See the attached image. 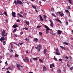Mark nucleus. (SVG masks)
Segmentation results:
<instances>
[{
	"mask_svg": "<svg viewBox=\"0 0 73 73\" xmlns=\"http://www.w3.org/2000/svg\"><path fill=\"white\" fill-rule=\"evenodd\" d=\"M60 47L62 49H64V50H66L65 48L64 47L61 46H60Z\"/></svg>",
	"mask_w": 73,
	"mask_h": 73,
	"instance_id": "19",
	"label": "nucleus"
},
{
	"mask_svg": "<svg viewBox=\"0 0 73 73\" xmlns=\"http://www.w3.org/2000/svg\"><path fill=\"white\" fill-rule=\"evenodd\" d=\"M52 16H53L54 17H56V16H55V15H54V14H53V13H52Z\"/></svg>",
	"mask_w": 73,
	"mask_h": 73,
	"instance_id": "35",
	"label": "nucleus"
},
{
	"mask_svg": "<svg viewBox=\"0 0 73 73\" xmlns=\"http://www.w3.org/2000/svg\"><path fill=\"white\" fill-rule=\"evenodd\" d=\"M60 16V17H62V16H64V13H61Z\"/></svg>",
	"mask_w": 73,
	"mask_h": 73,
	"instance_id": "18",
	"label": "nucleus"
},
{
	"mask_svg": "<svg viewBox=\"0 0 73 73\" xmlns=\"http://www.w3.org/2000/svg\"><path fill=\"white\" fill-rule=\"evenodd\" d=\"M18 15L19 16V17H23V16L19 13L18 14Z\"/></svg>",
	"mask_w": 73,
	"mask_h": 73,
	"instance_id": "17",
	"label": "nucleus"
},
{
	"mask_svg": "<svg viewBox=\"0 0 73 73\" xmlns=\"http://www.w3.org/2000/svg\"><path fill=\"white\" fill-rule=\"evenodd\" d=\"M62 33V31H61L60 30H58V35H60L61 34V33Z\"/></svg>",
	"mask_w": 73,
	"mask_h": 73,
	"instance_id": "10",
	"label": "nucleus"
},
{
	"mask_svg": "<svg viewBox=\"0 0 73 73\" xmlns=\"http://www.w3.org/2000/svg\"><path fill=\"white\" fill-rule=\"evenodd\" d=\"M19 26L15 24L13 25V27L14 28H16V27H18Z\"/></svg>",
	"mask_w": 73,
	"mask_h": 73,
	"instance_id": "8",
	"label": "nucleus"
},
{
	"mask_svg": "<svg viewBox=\"0 0 73 73\" xmlns=\"http://www.w3.org/2000/svg\"><path fill=\"white\" fill-rule=\"evenodd\" d=\"M34 41L35 42H37V41H38V39L37 38H35L34 39Z\"/></svg>",
	"mask_w": 73,
	"mask_h": 73,
	"instance_id": "24",
	"label": "nucleus"
},
{
	"mask_svg": "<svg viewBox=\"0 0 73 73\" xmlns=\"http://www.w3.org/2000/svg\"><path fill=\"white\" fill-rule=\"evenodd\" d=\"M20 13L21 14H23V11H21L20 12Z\"/></svg>",
	"mask_w": 73,
	"mask_h": 73,
	"instance_id": "59",
	"label": "nucleus"
},
{
	"mask_svg": "<svg viewBox=\"0 0 73 73\" xmlns=\"http://www.w3.org/2000/svg\"><path fill=\"white\" fill-rule=\"evenodd\" d=\"M50 34H51V35H55V33H50Z\"/></svg>",
	"mask_w": 73,
	"mask_h": 73,
	"instance_id": "29",
	"label": "nucleus"
},
{
	"mask_svg": "<svg viewBox=\"0 0 73 73\" xmlns=\"http://www.w3.org/2000/svg\"><path fill=\"white\" fill-rule=\"evenodd\" d=\"M14 3L16 5H17V4L18 5H22L23 4V2L19 0H17V2L16 1H15Z\"/></svg>",
	"mask_w": 73,
	"mask_h": 73,
	"instance_id": "1",
	"label": "nucleus"
},
{
	"mask_svg": "<svg viewBox=\"0 0 73 73\" xmlns=\"http://www.w3.org/2000/svg\"><path fill=\"white\" fill-rule=\"evenodd\" d=\"M11 46H13V44H12V43H11Z\"/></svg>",
	"mask_w": 73,
	"mask_h": 73,
	"instance_id": "58",
	"label": "nucleus"
},
{
	"mask_svg": "<svg viewBox=\"0 0 73 73\" xmlns=\"http://www.w3.org/2000/svg\"><path fill=\"white\" fill-rule=\"evenodd\" d=\"M59 61H62V59H60L58 60Z\"/></svg>",
	"mask_w": 73,
	"mask_h": 73,
	"instance_id": "43",
	"label": "nucleus"
},
{
	"mask_svg": "<svg viewBox=\"0 0 73 73\" xmlns=\"http://www.w3.org/2000/svg\"><path fill=\"white\" fill-rule=\"evenodd\" d=\"M68 1L70 3H71V0H68Z\"/></svg>",
	"mask_w": 73,
	"mask_h": 73,
	"instance_id": "49",
	"label": "nucleus"
},
{
	"mask_svg": "<svg viewBox=\"0 0 73 73\" xmlns=\"http://www.w3.org/2000/svg\"><path fill=\"white\" fill-rule=\"evenodd\" d=\"M17 23H19L20 22V20H19V19H17Z\"/></svg>",
	"mask_w": 73,
	"mask_h": 73,
	"instance_id": "37",
	"label": "nucleus"
},
{
	"mask_svg": "<svg viewBox=\"0 0 73 73\" xmlns=\"http://www.w3.org/2000/svg\"><path fill=\"white\" fill-rule=\"evenodd\" d=\"M5 40V38L4 37H2L0 39V41H1V42H3V40Z\"/></svg>",
	"mask_w": 73,
	"mask_h": 73,
	"instance_id": "5",
	"label": "nucleus"
},
{
	"mask_svg": "<svg viewBox=\"0 0 73 73\" xmlns=\"http://www.w3.org/2000/svg\"><path fill=\"white\" fill-rule=\"evenodd\" d=\"M57 21H58V22L59 23H60V24H62V22L61 21H60V20L59 19H56Z\"/></svg>",
	"mask_w": 73,
	"mask_h": 73,
	"instance_id": "12",
	"label": "nucleus"
},
{
	"mask_svg": "<svg viewBox=\"0 0 73 73\" xmlns=\"http://www.w3.org/2000/svg\"><path fill=\"white\" fill-rule=\"evenodd\" d=\"M58 13L59 15H60V13H61V12L60 11V12H58Z\"/></svg>",
	"mask_w": 73,
	"mask_h": 73,
	"instance_id": "62",
	"label": "nucleus"
},
{
	"mask_svg": "<svg viewBox=\"0 0 73 73\" xmlns=\"http://www.w3.org/2000/svg\"><path fill=\"white\" fill-rule=\"evenodd\" d=\"M1 34L2 36H7V33H5V30H3V31L2 32Z\"/></svg>",
	"mask_w": 73,
	"mask_h": 73,
	"instance_id": "2",
	"label": "nucleus"
},
{
	"mask_svg": "<svg viewBox=\"0 0 73 73\" xmlns=\"http://www.w3.org/2000/svg\"><path fill=\"white\" fill-rule=\"evenodd\" d=\"M19 44L20 45H23V43L19 42Z\"/></svg>",
	"mask_w": 73,
	"mask_h": 73,
	"instance_id": "41",
	"label": "nucleus"
},
{
	"mask_svg": "<svg viewBox=\"0 0 73 73\" xmlns=\"http://www.w3.org/2000/svg\"><path fill=\"white\" fill-rule=\"evenodd\" d=\"M32 8H33L34 9H36V7L35 6L32 5Z\"/></svg>",
	"mask_w": 73,
	"mask_h": 73,
	"instance_id": "26",
	"label": "nucleus"
},
{
	"mask_svg": "<svg viewBox=\"0 0 73 73\" xmlns=\"http://www.w3.org/2000/svg\"><path fill=\"white\" fill-rule=\"evenodd\" d=\"M56 55H58V56H60V53H59V52L58 51V48H56Z\"/></svg>",
	"mask_w": 73,
	"mask_h": 73,
	"instance_id": "3",
	"label": "nucleus"
},
{
	"mask_svg": "<svg viewBox=\"0 0 73 73\" xmlns=\"http://www.w3.org/2000/svg\"><path fill=\"white\" fill-rule=\"evenodd\" d=\"M41 26H37V28H41Z\"/></svg>",
	"mask_w": 73,
	"mask_h": 73,
	"instance_id": "33",
	"label": "nucleus"
},
{
	"mask_svg": "<svg viewBox=\"0 0 73 73\" xmlns=\"http://www.w3.org/2000/svg\"><path fill=\"white\" fill-rule=\"evenodd\" d=\"M46 33L47 34H48V33H49V30H48V29H46Z\"/></svg>",
	"mask_w": 73,
	"mask_h": 73,
	"instance_id": "20",
	"label": "nucleus"
},
{
	"mask_svg": "<svg viewBox=\"0 0 73 73\" xmlns=\"http://www.w3.org/2000/svg\"><path fill=\"white\" fill-rule=\"evenodd\" d=\"M30 61L31 62H32V60L31 59H30Z\"/></svg>",
	"mask_w": 73,
	"mask_h": 73,
	"instance_id": "64",
	"label": "nucleus"
},
{
	"mask_svg": "<svg viewBox=\"0 0 73 73\" xmlns=\"http://www.w3.org/2000/svg\"><path fill=\"white\" fill-rule=\"evenodd\" d=\"M8 68L9 69H10V70H12V68H11V67H8Z\"/></svg>",
	"mask_w": 73,
	"mask_h": 73,
	"instance_id": "52",
	"label": "nucleus"
},
{
	"mask_svg": "<svg viewBox=\"0 0 73 73\" xmlns=\"http://www.w3.org/2000/svg\"><path fill=\"white\" fill-rule=\"evenodd\" d=\"M17 68L19 70H20V66L19 64L17 65Z\"/></svg>",
	"mask_w": 73,
	"mask_h": 73,
	"instance_id": "15",
	"label": "nucleus"
},
{
	"mask_svg": "<svg viewBox=\"0 0 73 73\" xmlns=\"http://www.w3.org/2000/svg\"><path fill=\"white\" fill-rule=\"evenodd\" d=\"M61 72V70H60V69H58L57 70V73H60Z\"/></svg>",
	"mask_w": 73,
	"mask_h": 73,
	"instance_id": "14",
	"label": "nucleus"
},
{
	"mask_svg": "<svg viewBox=\"0 0 73 73\" xmlns=\"http://www.w3.org/2000/svg\"><path fill=\"white\" fill-rule=\"evenodd\" d=\"M23 60L25 62H29V59H23Z\"/></svg>",
	"mask_w": 73,
	"mask_h": 73,
	"instance_id": "9",
	"label": "nucleus"
},
{
	"mask_svg": "<svg viewBox=\"0 0 73 73\" xmlns=\"http://www.w3.org/2000/svg\"><path fill=\"white\" fill-rule=\"evenodd\" d=\"M12 15L13 17H16V16L15 15V12H13L12 13Z\"/></svg>",
	"mask_w": 73,
	"mask_h": 73,
	"instance_id": "6",
	"label": "nucleus"
},
{
	"mask_svg": "<svg viewBox=\"0 0 73 73\" xmlns=\"http://www.w3.org/2000/svg\"><path fill=\"white\" fill-rule=\"evenodd\" d=\"M23 29H25V30H28V29L26 27H25V28H23Z\"/></svg>",
	"mask_w": 73,
	"mask_h": 73,
	"instance_id": "32",
	"label": "nucleus"
},
{
	"mask_svg": "<svg viewBox=\"0 0 73 73\" xmlns=\"http://www.w3.org/2000/svg\"><path fill=\"white\" fill-rule=\"evenodd\" d=\"M11 48L12 49H13V46H11Z\"/></svg>",
	"mask_w": 73,
	"mask_h": 73,
	"instance_id": "63",
	"label": "nucleus"
},
{
	"mask_svg": "<svg viewBox=\"0 0 73 73\" xmlns=\"http://www.w3.org/2000/svg\"><path fill=\"white\" fill-rule=\"evenodd\" d=\"M44 18H45V19H46V15H44Z\"/></svg>",
	"mask_w": 73,
	"mask_h": 73,
	"instance_id": "47",
	"label": "nucleus"
},
{
	"mask_svg": "<svg viewBox=\"0 0 73 73\" xmlns=\"http://www.w3.org/2000/svg\"><path fill=\"white\" fill-rule=\"evenodd\" d=\"M43 71H46V68L45 66H44L43 67Z\"/></svg>",
	"mask_w": 73,
	"mask_h": 73,
	"instance_id": "13",
	"label": "nucleus"
},
{
	"mask_svg": "<svg viewBox=\"0 0 73 73\" xmlns=\"http://www.w3.org/2000/svg\"><path fill=\"white\" fill-rule=\"evenodd\" d=\"M3 45H5V41L4 40H3Z\"/></svg>",
	"mask_w": 73,
	"mask_h": 73,
	"instance_id": "36",
	"label": "nucleus"
},
{
	"mask_svg": "<svg viewBox=\"0 0 73 73\" xmlns=\"http://www.w3.org/2000/svg\"><path fill=\"white\" fill-rule=\"evenodd\" d=\"M65 11L66 13H69V11L67 10H65Z\"/></svg>",
	"mask_w": 73,
	"mask_h": 73,
	"instance_id": "31",
	"label": "nucleus"
},
{
	"mask_svg": "<svg viewBox=\"0 0 73 73\" xmlns=\"http://www.w3.org/2000/svg\"><path fill=\"white\" fill-rule=\"evenodd\" d=\"M44 54H46V49L44 50Z\"/></svg>",
	"mask_w": 73,
	"mask_h": 73,
	"instance_id": "21",
	"label": "nucleus"
},
{
	"mask_svg": "<svg viewBox=\"0 0 73 73\" xmlns=\"http://www.w3.org/2000/svg\"><path fill=\"white\" fill-rule=\"evenodd\" d=\"M33 60L34 61H36L37 60V58H33Z\"/></svg>",
	"mask_w": 73,
	"mask_h": 73,
	"instance_id": "25",
	"label": "nucleus"
},
{
	"mask_svg": "<svg viewBox=\"0 0 73 73\" xmlns=\"http://www.w3.org/2000/svg\"><path fill=\"white\" fill-rule=\"evenodd\" d=\"M39 34L40 36H42V33L41 32H39Z\"/></svg>",
	"mask_w": 73,
	"mask_h": 73,
	"instance_id": "30",
	"label": "nucleus"
},
{
	"mask_svg": "<svg viewBox=\"0 0 73 73\" xmlns=\"http://www.w3.org/2000/svg\"><path fill=\"white\" fill-rule=\"evenodd\" d=\"M14 57H19V55L17 54H16L15 55Z\"/></svg>",
	"mask_w": 73,
	"mask_h": 73,
	"instance_id": "28",
	"label": "nucleus"
},
{
	"mask_svg": "<svg viewBox=\"0 0 73 73\" xmlns=\"http://www.w3.org/2000/svg\"><path fill=\"white\" fill-rule=\"evenodd\" d=\"M68 23H68V22L66 21V25H68Z\"/></svg>",
	"mask_w": 73,
	"mask_h": 73,
	"instance_id": "48",
	"label": "nucleus"
},
{
	"mask_svg": "<svg viewBox=\"0 0 73 73\" xmlns=\"http://www.w3.org/2000/svg\"><path fill=\"white\" fill-rule=\"evenodd\" d=\"M14 31H17V29H15L14 30Z\"/></svg>",
	"mask_w": 73,
	"mask_h": 73,
	"instance_id": "60",
	"label": "nucleus"
},
{
	"mask_svg": "<svg viewBox=\"0 0 73 73\" xmlns=\"http://www.w3.org/2000/svg\"><path fill=\"white\" fill-rule=\"evenodd\" d=\"M66 58L67 59H68L69 57H68V56H66Z\"/></svg>",
	"mask_w": 73,
	"mask_h": 73,
	"instance_id": "57",
	"label": "nucleus"
},
{
	"mask_svg": "<svg viewBox=\"0 0 73 73\" xmlns=\"http://www.w3.org/2000/svg\"><path fill=\"white\" fill-rule=\"evenodd\" d=\"M5 64H6V65H8V63L7 62V61H6V62H5Z\"/></svg>",
	"mask_w": 73,
	"mask_h": 73,
	"instance_id": "45",
	"label": "nucleus"
},
{
	"mask_svg": "<svg viewBox=\"0 0 73 73\" xmlns=\"http://www.w3.org/2000/svg\"><path fill=\"white\" fill-rule=\"evenodd\" d=\"M52 66H53V67H54V65L53 64H51L50 65V68H52Z\"/></svg>",
	"mask_w": 73,
	"mask_h": 73,
	"instance_id": "16",
	"label": "nucleus"
},
{
	"mask_svg": "<svg viewBox=\"0 0 73 73\" xmlns=\"http://www.w3.org/2000/svg\"><path fill=\"white\" fill-rule=\"evenodd\" d=\"M26 24H27V25H29V21H28L27 22H26Z\"/></svg>",
	"mask_w": 73,
	"mask_h": 73,
	"instance_id": "27",
	"label": "nucleus"
},
{
	"mask_svg": "<svg viewBox=\"0 0 73 73\" xmlns=\"http://www.w3.org/2000/svg\"><path fill=\"white\" fill-rule=\"evenodd\" d=\"M64 44L66 45H69V43H67L66 42H64Z\"/></svg>",
	"mask_w": 73,
	"mask_h": 73,
	"instance_id": "22",
	"label": "nucleus"
},
{
	"mask_svg": "<svg viewBox=\"0 0 73 73\" xmlns=\"http://www.w3.org/2000/svg\"><path fill=\"white\" fill-rule=\"evenodd\" d=\"M54 9V8H53V7H52L51 8V11H53Z\"/></svg>",
	"mask_w": 73,
	"mask_h": 73,
	"instance_id": "42",
	"label": "nucleus"
},
{
	"mask_svg": "<svg viewBox=\"0 0 73 73\" xmlns=\"http://www.w3.org/2000/svg\"><path fill=\"white\" fill-rule=\"evenodd\" d=\"M70 69L71 70H73V66L71 67Z\"/></svg>",
	"mask_w": 73,
	"mask_h": 73,
	"instance_id": "44",
	"label": "nucleus"
},
{
	"mask_svg": "<svg viewBox=\"0 0 73 73\" xmlns=\"http://www.w3.org/2000/svg\"><path fill=\"white\" fill-rule=\"evenodd\" d=\"M50 21V26L52 27H53V26H54V25H53V21H52L51 20H49Z\"/></svg>",
	"mask_w": 73,
	"mask_h": 73,
	"instance_id": "4",
	"label": "nucleus"
},
{
	"mask_svg": "<svg viewBox=\"0 0 73 73\" xmlns=\"http://www.w3.org/2000/svg\"><path fill=\"white\" fill-rule=\"evenodd\" d=\"M40 50H41V48H38V52H39L40 51Z\"/></svg>",
	"mask_w": 73,
	"mask_h": 73,
	"instance_id": "38",
	"label": "nucleus"
},
{
	"mask_svg": "<svg viewBox=\"0 0 73 73\" xmlns=\"http://www.w3.org/2000/svg\"><path fill=\"white\" fill-rule=\"evenodd\" d=\"M67 8L68 9H70V6H68Z\"/></svg>",
	"mask_w": 73,
	"mask_h": 73,
	"instance_id": "40",
	"label": "nucleus"
},
{
	"mask_svg": "<svg viewBox=\"0 0 73 73\" xmlns=\"http://www.w3.org/2000/svg\"><path fill=\"white\" fill-rule=\"evenodd\" d=\"M39 61L43 63V61H42V60H41V59H39Z\"/></svg>",
	"mask_w": 73,
	"mask_h": 73,
	"instance_id": "34",
	"label": "nucleus"
},
{
	"mask_svg": "<svg viewBox=\"0 0 73 73\" xmlns=\"http://www.w3.org/2000/svg\"><path fill=\"white\" fill-rule=\"evenodd\" d=\"M13 50H12V49H11V51H10V52H13Z\"/></svg>",
	"mask_w": 73,
	"mask_h": 73,
	"instance_id": "54",
	"label": "nucleus"
},
{
	"mask_svg": "<svg viewBox=\"0 0 73 73\" xmlns=\"http://www.w3.org/2000/svg\"><path fill=\"white\" fill-rule=\"evenodd\" d=\"M40 20L41 21H43V19H42V17L41 16H40Z\"/></svg>",
	"mask_w": 73,
	"mask_h": 73,
	"instance_id": "23",
	"label": "nucleus"
},
{
	"mask_svg": "<svg viewBox=\"0 0 73 73\" xmlns=\"http://www.w3.org/2000/svg\"><path fill=\"white\" fill-rule=\"evenodd\" d=\"M10 58H12V55H10Z\"/></svg>",
	"mask_w": 73,
	"mask_h": 73,
	"instance_id": "55",
	"label": "nucleus"
},
{
	"mask_svg": "<svg viewBox=\"0 0 73 73\" xmlns=\"http://www.w3.org/2000/svg\"><path fill=\"white\" fill-rule=\"evenodd\" d=\"M44 27L45 28H47V29H48V30H49V31H50V29H49V27H48V26L46 25H44Z\"/></svg>",
	"mask_w": 73,
	"mask_h": 73,
	"instance_id": "11",
	"label": "nucleus"
},
{
	"mask_svg": "<svg viewBox=\"0 0 73 73\" xmlns=\"http://www.w3.org/2000/svg\"><path fill=\"white\" fill-rule=\"evenodd\" d=\"M25 59H28V57H27L26 56H25Z\"/></svg>",
	"mask_w": 73,
	"mask_h": 73,
	"instance_id": "50",
	"label": "nucleus"
},
{
	"mask_svg": "<svg viewBox=\"0 0 73 73\" xmlns=\"http://www.w3.org/2000/svg\"><path fill=\"white\" fill-rule=\"evenodd\" d=\"M26 41H28V38H26L25 39Z\"/></svg>",
	"mask_w": 73,
	"mask_h": 73,
	"instance_id": "56",
	"label": "nucleus"
},
{
	"mask_svg": "<svg viewBox=\"0 0 73 73\" xmlns=\"http://www.w3.org/2000/svg\"><path fill=\"white\" fill-rule=\"evenodd\" d=\"M15 44L17 45L18 46H20V45H19V44L17 43H16Z\"/></svg>",
	"mask_w": 73,
	"mask_h": 73,
	"instance_id": "51",
	"label": "nucleus"
},
{
	"mask_svg": "<svg viewBox=\"0 0 73 73\" xmlns=\"http://www.w3.org/2000/svg\"><path fill=\"white\" fill-rule=\"evenodd\" d=\"M13 36H14V37H17V35L15 34H14Z\"/></svg>",
	"mask_w": 73,
	"mask_h": 73,
	"instance_id": "46",
	"label": "nucleus"
},
{
	"mask_svg": "<svg viewBox=\"0 0 73 73\" xmlns=\"http://www.w3.org/2000/svg\"><path fill=\"white\" fill-rule=\"evenodd\" d=\"M38 47V49H41V44H39L37 46Z\"/></svg>",
	"mask_w": 73,
	"mask_h": 73,
	"instance_id": "7",
	"label": "nucleus"
},
{
	"mask_svg": "<svg viewBox=\"0 0 73 73\" xmlns=\"http://www.w3.org/2000/svg\"><path fill=\"white\" fill-rule=\"evenodd\" d=\"M4 13H5V16H7V15H7V13L6 12H4Z\"/></svg>",
	"mask_w": 73,
	"mask_h": 73,
	"instance_id": "39",
	"label": "nucleus"
},
{
	"mask_svg": "<svg viewBox=\"0 0 73 73\" xmlns=\"http://www.w3.org/2000/svg\"><path fill=\"white\" fill-rule=\"evenodd\" d=\"M41 1H39V4H40V5H41Z\"/></svg>",
	"mask_w": 73,
	"mask_h": 73,
	"instance_id": "61",
	"label": "nucleus"
},
{
	"mask_svg": "<svg viewBox=\"0 0 73 73\" xmlns=\"http://www.w3.org/2000/svg\"><path fill=\"white\" fill-rule=\"evenodd\" d=\"M54 60H55V61H57V58H55V59H54Z\"/></svg>",
	"mask_w": 73,
	"mask_h": 73,
	"instance_id": "53",
	"label": "nucleus"
}]
</instances>
